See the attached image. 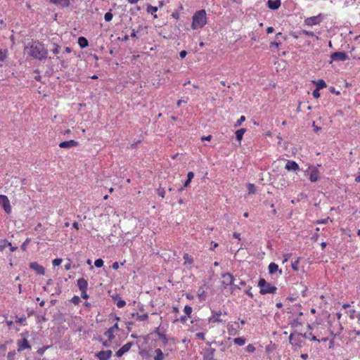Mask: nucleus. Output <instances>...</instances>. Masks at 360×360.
I'll list each match as a JSON object with an SVG mask.
<instances>
[{"mask_svg":"<svg viewBox=\"0 0 360 360\" xmlns=\"http://www.w3.org/2000/svg\"><path fill=\"white\" fill-rule=\"evenodd\" d=\"M25 52L34 58L41 60L47 56V51L43 44L38 41H33L28 44L25 49Z\"/></svg>","mask_w":360,"mask_h":360,"instance_id":"f257e3e1","label":"nucleus"},{"mask_svg":"<svg viewBox=\"0 0 360 360\" xmlns=\"http://www.w3.org/2000/svg\"><path fill=\"white\" fill-rule=\"evenodd\" d=\"M207 23V16L205 10L196 11L193 15L191 27L197 30L203 27Z\"/></svg>","mask_w":360,"mask_h":360,"instance_id":"f03ea898","label":"nucleus"},{"mask_svg":"<svg viewBox=\"0 0 360 360\" xmlns=\"http://www.w3.org/2000/svg\"><path fill=\"white\" fill-rule=\"evenodd\" d=\"M258 286L260 289L259 292L262 295H266L268 293L274 294L276 291V288L271 285L269 283H267L264 278L259 279Z\"/></svg>","mask_w":360,"mask_h":360,"instance_id":"7ed1b4c3","label":"nucleus"},{"mask_svg":"<svg viewBox=\"0 0 360 360\" xmlns=\"http://www.w3.org/2000/svg\"><path fill=\"white\" fill-rule=\"evenodd\" d=\"M307 336L306 334L302 335V333H291L289 337L290 342L299 347L302 345V338Z\"/></svg>","mask_w":360,"mask_h":360,"instance_id":"20e7f679","label":"nucleus"},{"mask_svg":"<svg viewBox=\"0 0 360 360\" xmlns=\"http://www.w3.org/2000/svg\"><path fill=\"white\" fill-rule=\"evenodd\" d=\"M309 180L311 182H316L320 179V174L318 167L314 165H310L307 171Z\"/></svg>","mask_w":360,"mask_h":360,"instance_id":"39448f33","label":"nucleus"},{"mask_svg":"<svg viewBox=\"0 0 360 360\" xmlns=\"http://www.w3.org/2000/svg\"><path fill=\"white\" fill-rule=\"evenodd\" d=\"M323 20V16L319 14L316 16L307 18L304 21V25L309 27L319 25Z\"/></svg>","mask_w":360,"mask_h":360,"instance_id":"423d86ee","label":"nucleus"},{"mask_svg":"<svg viewBox=\"0 0 360 360\" xmlns=\"http://www.w3.org/2000/svg\"><path fill=\"white\" fill-rule=\"evenodd\" d=\"M0 205L7 214L11 212V203L6 195H0Z\"/></svg>","mask_w":360,"mask_h":360,"instance_id":"0eeeda50","label":"nucleus"},{"mask_svg":"<svg viewBox=\"0 0 360 360\" xmlns=\"http://www.w3.org/2000/svg\"><path fill=\"white\" fill-rule=\"evenodd\" d=\"M215 349L208 347L203 349L201 354L204 360H217L214 358Z\"/></svg>","mask_w":360,"mask_h":360,"instance_id":"6e6552de","label":"nucleus"},{"mask_svg":"<svg viewBox=\"0 0 360 360\" xmlns=\"http://www.w3.org/2000/svg\"><path fill=\"white\" fill-rule=\"evenodd\" d=\"M234 278L232 274L229 273L224 274L222 275V285H224V288L226 287L231 285L233 283Z\"/></svg>","mask_w":360,"mask_h":360,"instance_id":"1a4fd4ad","label":"nucleus"},{"mask_svg":"<svg viewBox=\"0 0 360 360\" xmlns=\"http://www.w3.org/2000/svg\"><path fill=\"white\" fill-rule=\"evenodd\" d=\"M332 60L345 61L348 58V56L345 52H334L331 54Z\"/></svg>","mask_w":360,"mask_h":360,"instance_id":"9d476101","label":"nucleus"},{"mask_svg":"<svg viewBox=\"0 0 360 360\" xmlns=\"http://www.w3.org/2000/svg\"><path fill=\"white\" fill-rule=\"evenodd\" d=\"M99 360H109L112 356V351H101L95 354Z\"/></svg>","mask_w":360,"mask_h":360,"instance_id":"9b49d317","label":"nucleus"},{"mask_svg":"<svg viewBox=\"0 0 360 360\" xmlns=\"http://www.w3.org/2000/svg\"><path fill=\"white\" fill-rule=\"evenodd\" d=\"M30 267L34 271H35L39 275H44L45 273L44 268L36 262H31L30 264Z\"/></svg>","mask_w":360,"mask_h":360,"instance_id":"f8f14e48","label":"nucleus"},{"mask_svg":"<svg viewBox=\"0 0 360 360\" xmlns=\"http://www.w3.org/2000/svg\"><path fill=\"white\" fill-rule=\"evenodd\" d=\"M221 315V311H212V316L209 317L208 321L210 323H220L222 321L220 316Z\"/></svg>","mask_w":360,"mask_h":360,"instance_id":"ddd939ff","label":"nucleus"},{"mask_svg":"<svg viewBox=\"0 0 360 360\" xmlns=\"http://www.w3.org/2000/svg\"><path fill=\"white\" fill-rule=\"evenodd\" d=\"M132 344L131 342H127L117 352L116 356L117 357H121L124 354L127 352L131 347Z\"/></svg>","mask_w":360,"mask_h":360,"instance_id":"4468645a","label":"nucleus"},{"mask_svg":"<svg viewBox=\"0 0 360 360\" xmlns=\"http://www.w3.org/2000/svg\"><path fill=\"white\" fill-rule=\"evenodd\" d=\"M31 347L27 339L18 341V351L21 352L25 349H30Z\"/></svg>","mask_w":360,"mask_h":360,"instance_id":"2eb2a0df","label":"nucleus"},{"mask_svg":"<svg viewBox=\"0 0 360 360\" xmlns=\"http://www.w3.org/2000/svg\"><path fill=\"white\" fill-rule=\"evenodd\" d=\"M285 168L288 171H297L300 169L298 164L292 160H288Z\"/></svg>","mask_w":360,"mask_h":360,"instance_id":"dca6fc26","label":"nucleus"},{"mask_svg":"<svg viewBox=\"0 0 360 360\" xmlns=\"http://www.w3.org/2000/svg\"><path fill=\"white\" fill-rule=\"evenodd\" d=\"M78 145V143L74 140L65 141L60 142L59 146L63 148H70L75 147Z\"/></svg>","mask_w":360,"mask_h":360,"instance_id":"f3484780","label":"nucleus"},{"mask_svg":"<svg viewBox=\"0 0 360 360\" xmlns=\"http://www.w3.org/2000/svg\"><path fill=\"white\" fill-rule=\"evenodd\" d=\"M281 4V0H269L267 1V6L271 10L278 9Z\"/></svg>","mask_w":360,"mask_h":360,"instance_id":"a211bd4d","label":"nucleus"},{"mask_svg":"<svg viewBox=\"0 0 360 360\" xmlns=\"http://www.w3.org/2000/svg\"><path fill=\"white\" fill-rule=\"evenodd\" d=\"M200 301H205L207 297V292L202 286L200 287L197 292Z\"/></svg>","mask_w":360,"mask_h":360,"instance_id":"6ab92c4d","label":"nucleus"},{"mask_svg":"<svg viewBox=\"0 0 360 360\" xmlns=\"http://www.w3.org/2000/svg\"><path fill=\"white\" fill-rule=\"evenodd\" d=\"M276 271H279V274L280 275L282 274V271L278 269V266L276 264H275L274 262L270 263V264L269 265V274H274Z\"/></svg>","mask_w":360,"mask_h":360,"instance_id":"aec40b11","label":"nucleus"},{"mask_svg":"<svg viewBox=\"0 0 360 360\" xmlns=\"http://www.w3.org/2000/svg\"><path fill=\"white\" fill-rule=\"evenodd\" d=\"M77 285L81 291H84V290H86L88 283L84 278H81L77 280Z\"/></svg>","mask_w":360,"mask_h":360,"instance_id":"412c9836","label":"nucleus"},{"mask_svg":"<svg viewBox=\"0 0 360 360\" xmlns=\"http://www.w3.org/2000/svg\"><path fill=\"white\" fill-rule=\"evenodd\" d=\"M54 4L60 5L63 7H68L70 4L69 0H50Z\"/></svg>","mask_w":360,"mask_h":360,"instance_id":"4be33fe9","label":"nucleus"},{"mask_svg":"<svg viewBox=\"0 0 360 360\" xmlns=\"http://www.w3.org/2000/svg\"><path fill=\"white\" fill-rule=\"evenodd\" d=\"M155 356H154V360H163L165 358V355L162 353L160 349H156L155 350Z\"/></svg>","mask_w":360,"mask_h":360,"instance_id":"5701e85b","label":"nucleus"},{"mask_svg":"<svg viewBox=\"0 0 360 360\" xmlns=\"http://www.w3.org/2000/svg\"><path fill=\"white\" fill-rule=\"evenodd\" d=\"M146 11H147L148 13L153 15L154 18H158L157 15L155 14V13L158 11V8L157 7L153 6L151 5H148L147 6Z\"/></svg>","mask_w":360,"mask_h":360,"instance_id":"b1692460","label":"nucleus"},{"mask_svg":"<svg viewBox=\"0 0 360 360\" xmlns=\"http://www.w3.org/2000/svg\"><path fill=\"white\" fill-rule=\"evenodd\" d=\"M132 317H136V319L140 321H145L148 319V314H139L138 313H133L131 314Z\"/></svg>","mask_w":360,"mask_h":360,"instance_id":"393cba45","label":"nucleus"},{"mask_svg":"<svg viewBox=\"0 0 360 360\" xmlns=\"http://www.w3.org/2000/svg\"><path fill=\"white\" fill-rule=\"evenodd\" d=\"M78 44L79 45V46L82 49L88 46V45H89L87 39L84 37H79Z\"/></svg>","mask_w":360,"mask_h":360,"instance_id":"a878e982","label":"nucleus"},{"mask_svg":"<svg viewBox=\"0 0 360 360\" xmlns=\"http://www.w3.org/2000/svg\"><path fill=\"white\" fill-rule=\"evenodd\" d=\"M115 332L112 331V329L108 328L104 333V335L107 338V340L109 341H112L115 338Z\"/></svg>","mask_w":360,"mask_h":360,"instance_id":"bb28decb","label":"nucleus"},{"mask_svg":"<svg viewBox=\"0 0 360 360\" xmlns=\"http://www.w3.org/2000/svg\"><path fill=\"white\" fill-rule=\"evenodd\" d=\"M238 328H239V326L235 328L233 324H229L227 326L228 332L232 335L237 334Z\"/></svg>","mask_w":360,"mask_h":360,"instance_id":"cd10ccee","label":"nucleus"},{"mask_svg":"<svg viewBox=\"0 0 360 360\" xmlns=\"http://www.w3.org/2000/svg\"><path fill=\"white\" fill-rule=\"evenodd\" d=\"M245 132V129H240L238 130H237L236 131V139L240 142V141L242 140L243 139V136L244 135Z\"/></svg>","mask_w":360,"mask_h":360,"instance_id":"c85d7f7f","label":"nucleus"},{"mask_svg":"<svg viewBox=\"0 0 360 360\" xmlns=\"http://www.w3.org/2000/svg\"><path fill=\"white\" fill-rule=\"evenodd\" d=\"M314 82L316 85V89H319V90L326 87V84L325 81L323 79H319Z\"/></svg>","mask_w":360,"mask_h":360,"instance_id":"c756f323","label":"nucleus"},{"mask_svg":"<svg viewBox=\"0 0 360 360\" xmlns=\"http://www.w3.org/2000/svg\"><path fill=\"white\" fill-rule=\"evenodd\" d=\"M184 264H192L193 259L191 256H190L188 254H184Z\"/></svg>","mask_w":360,"mask_h":360,"instance_id":"7c9ffc66","label":"nucleus"},{"mask_svg":"<svg viewBox=\"0 0 360 360\" xmlns=\"http://www.w3.org/2000/svg\"><path fill=\"white\" fill-rule=\"evenodd\" d=\"M7 246H11V243L6 240L0 241V251H3Z\"/></svg>","mask_w":360,"mask_h":360,"instance_id":"2f4dec72","label":"nucleus"},{"mask_svg":"<svg viewBox=\"0 0 360 360\" xmlns=\"http://www.w3.org/2000/svg\"><path fill=\"white\" fill-rule=\"evenodd\" d=\"M233 342L236 345H240V346H243L245 343V340L244 338H234Z\"/></svg>","mask_w":360,"mask_h":360,"instance_id":"473e14b6","label":"nucleus"},{"mask_svg":"<svg viewBox=\"0 0 360 360\" xmlns=\"http://www.w3.org/2000/svg\"><path fill=\"white\" fill-rule=\"evenodd\" d=\"M6 56H7V51L0 49V63L3 62L6 59Z\"/></svg>","mask_w":360,"mask_h":360,"instance_id":"72a5a7b5","label":"nucleus"},{"mask_svg":"<svg viewBox=\"0 0 360 360\" xmlns=\"http://www.w3.org/2000/svg\"><path fill=\"white\" fill-rule=\"evenodd\" d=\"M248 193H250V194H253L255 193V186L254 184H248Z\"/></svg>","mask_w":360,"mask_h":360,"instance_id":"f704fd0d","label":"nucleus"},{"mask_svg":"<svg viewBox=\"0 0 360 360\" xmlns=\"http://www.w3.org/2000/svg\"><path fill=\"white\" fill-rule=\"evenodd\" d=\"M192 307H190V306H188V305H186L184 307V313L188 316H189L191 315V314L192 313Z\"/></svg>","mask_w":360,"mask_h":360,"instance_id":"c9c22d12","label":"nucleus"},{"mask_svg":"<svg viewBox=\"0 0 360 360\" xmlns=\"http://www.w3.org/2000/svg\"><path fill=\"white\" fill-rule=\"evenodd\" d=\"M112 14L110 11L107 12L104 15V19L106 22H110L112 19Z\"/></svg>","mask_w":360,"mask_h":360,"instance_id":"e433bc0d","label":"nucleus"},{"mask_svg":"<svg viewBox=\"0 0 360 360\" xmlns=\"http://www.w3.org/2000/svg\"><path fill=\"white\" fill-rule=\"evenodd\" d=\"M103 260L102 259H98L94 262V265L97 268L102 267L103 266Z\"/></svg>","mask_w":360,"mask_h":360,"instance_id":"4c0bfd02","label":"nucleus"},{"mask_svg":"<svg viewBox=\"0 0 360 360\" xmlns=\"http://www.w3.org/2000/svg\"><path fill=\"white\" fill-rule=\"evenodd\" d=\"M300 34H304L307 36L314 37L315 36L314 33L313 32H309L307 30H302L300 32Z\"/></svg>","mask_w":360,"mask_h":360,"instance_id":"58836bf2","label":"nucleus"},{"mask_svg":"<svg viewBox=\"0 0 360 360\" xmlns=\"http://www.w3.org/2000/svg\"><path fill=\"white\" fill-rule=\"evenodd\" d=\"M116 304L118 308H122L126 305V302L123 300L120 299L119 300H117Z\"/></svg>","mask_w":360,"mask_h":360,"instance_id":"ea45409f","label":"nucleus"},{"mask_svg":"<svg viewBox=\"0 0 360 360\" xmlns=\"http://www.w3.org/2000/svg\"><path fill=\"white\" fill-rule=\"evenodd\" d=\"M245 120V116H241L240 117V119L236 122L234 126L236 127H239Z\"/></svg>","mask_w":360,"mask_h":360,"instance_id":"a19ab883","label":"nucleus"},{"mask_svg":"<svg viewBox=\"0 0 360 360\" xmlns=\"http://www.w3.org/2000/svg\"><path fill=\"white\" fill-rule=\"evenodd\" d=\"M157 193L162 198H164L165 195V191L163 188H159L158 189H157Z\"/></svg>","mask_w":360,"mask_h":360,"instance_id":"79ce46f5","label":"nucleus"},{"mask_svg":"<svg viewBox=\"0 0 360 360\" xmlns=\"http://www.w3.org/2000/svg\"><path fill=\"white\" fill-rule=\"evenodd\" d=\"M60 47L57 45L54 44V48L53 49V53L56 55L60 53Z\"/></svg>","mask_w":360,"mask_h":360,"instance_id":"37998d69","label":"nucleus"},{"mask_svg":"<svg viewBox=\"0 0 360 360\" xmlns=\"http://www.w3.org/2000/svg\"><path fill=\"white\" fill-rule=\"evenodd\" d=\"M62 262V259H55L53 260L52 263L54 266H59Z\"/></svg>","mask_w":360,"mask_h":360,"instance_id":"c03bdc74","label":"nucleus"},{"mask_svg":"<svg viewBox=\"0 0 360 360\" xmlns=\"http://www.w3.org/2000/svg\"><path fill=\"white\" fill-rule=\"evenodd\" d=\"M298 264H299V259H297V260H295V261L292 264V268L293 269V270H295V271H297V270H298Z\"/></svg>","mask_w":360,"mask_h":360,"instance_id":"a18cd8bd","label":"nucleus"},{"mask_svg":"<svg viewBox=\"0 0 360 360\" xmlns=\"http://www.w3.org/2000/svg\"><path fill=\"white\" fill-rule=\"evenodd\" d=\"M312 95L314 98H318L320 97V93H319V89H315L313 92H312Z\"/></svg>","mask_w":360,"mask_h":360,"instance_id":"49530a36","label":"nucleus"},{"mask_svg":"<svg viewBox=\"0 0 360 360\" xmlns=\"http://www.w3.org/2000/svg\"><path fill=\"white\" fill-rule=\"evenodd\" d=\"M30 242V238H27L25 240V241L22 243L21 248L23 250H26V248L27 246V245L29 244V243Z\"/></svg>","mask_w":360,"mask_h":360,"instance_id":"de8ad7c7","label":"nucleus"},{"mask_svg":"<svg viewBox=\"0 0 360 360\" xmlns=\"http://www.w3.org/2000/svg\"><path fill=\"white\" fill-rule=\"evenodd\" d=\"M72 302L75 304H78L79 303V302H80V298L78 296H74L72 298Z\"/></svg>","mask_w":360,"mask_h":360,"instance_id":"09e8293b","label":"nucleus"},{"mask_svg":"<svg viewBox=\"0 0 360 360\" xmlns=\"http://www.w3.org/2000/svg\"><path fill=\"white\" fill-rule=\"evenodd\" d=\"M255 349L254 346H253V345H248L247 346V347H246V350H247V352H253L255 351Z\"/></svg>","mask_w":360,"mask_h":360,"instance_id":"8fccbe9b","label":"nucleus"},{"mask_svg":"<svg viewBox=\"0 0 360 360\" xmlns=\"http://www.w3.org/2000/svg\"><path fill=\"white\" fill-rule=\"evenodd\" d=\"M195 336H196L197 338H198L201 339V340H205V334H204L203 333H201V332H200V333H197L195 334Z\"/></svg>","mask_w":360,"mask_h":360,"instance_id":"3c124183","label":"nucleus"},{"mask_svg":"<svg viewBox=\"0 0 360 360\" xmlns=\"http://www.w3.org/2000/svg\"><path fill=\"white\" fill-rule=\"evenodd\" d=\"M187 176H188V181H191L193 179V178L194 177V174H193V172H189L188 173Z\"/></svg>","mask_w":360,"mask_h":360,"instance_id":"603ef678","label":"nucleus"},{"mask_svg":"<svg viewBox=\"0 0 360 360\" xmlns=\"http://www.w3.org/2000/svg\"><path fill=\"white\" fill-rule=\"evenodd\" d=\"M111 341H109L108 340L102 341V344L105 347H108L110 345Z\"/></svg>","mask_w":360,"mask_h":360,"instance_id":"864d4df0","label":"nucleus"},{"mask_svg":"<svg viewBox=\"0 0 360 360\" xmlns=\"http://www.w3.org/2000/svg\"><path fill=\"white\" fill-rule=\"evenodd\" d=\"M25 319H26V318L24 317V316L23 317H20V318L16 317L15 321L18 322V323H22L23 321H25Z\"/></svg>","mask_w":360,"mask_h":360,"instance_id":"5fc2aeb1","label":"nucleus"},{"mask_svg":"<svg viewBox=\"0 0 360 360\" xmlns=\"http://www.w3.org/2000/svg\"><path fill=\"white\" fill-rule=\"evenodd\" d=\"M81 296L82 297H83L84 299H87L88 298V295L86 293V290H84V291H81Z\"/></svg>","mask_w":360,"mask_h":360,"instance_id":"6e6d98bb","label":"nucleus"},{"mask_svg":"<svg viewBox=\"0 0 360 360\" xmlns=\"http://www.w3.org/2000/svg\"><path fill=\"white\" fill-rule=\"evenodd\" d=\"M187 55V52L184 50L181 51L180 53H179V56L181 58H184Z\"/></svg>","mask_w":360,"mask_h":360,"instance_id":"4d7b16f0","label":"nucleus"},{"mask_svg":"<svg viewBox=\"0 0 360 360\" xmlns=\"http://www.w3.org/2000/svg\"><path fill=\"white\" fill-rule=\"evenodd\" d=\"M211 245H212V247L210 248L211 250H214L216 248L218 247V243H214V242H212Z\"/></svg>","mask_w":360,"mask_h":360,"instance_id":"13d9d810","label":"nucleus"},{"mask_svg":"<svg viewBox=\"0 0 360 360\" xmlns=\"http://www.w3.org/2000/svg\"><path fill=\"white\" fill-rule=\"evenodd\" d=\"M112 267L113 269H117L120 267L119 263L115 262L112 264Z\"/></svg>","mask_w":360,"mask_h":360,"instance_id":"bf43d9fd","label":"nucleus"},{"mask_svg":"<svg viewBox=\"0 0 360 360\" xmlns=\"http://www.w3.org/2000/svg\"><path fill=\"white\" fill-rule=\"evenodd\" d=\"M279 46H280V44L278 42L274 41V42L271 43V46H274L276 49H278Z\"/></svg>","mask_w":360,"mask_h":360,"instance_id":"052dcab7","label":"nucleus"},{"mask_svg":"<svg viewBox=\"0 0 360 360\" xmlns=\"http://www.w3.org/2000/svg\"><path fill=\"white\" fill-rule=\"evenodd\" d=\"M186 297L188 299V300H193V295L191 293H186Z\"/></svg>","mask_w":360,"mask_h":360,"instance_id":"680f3d73","label":"nucleus"},{"mask_svg":"<svg viewBox=\"0 0 360 360\" xmlns=\"http://www.w3.org/2000/svg\"><path fill=\"white\" fill-rule=\"evenodd\" d=\"M110 329H112V331L115 332L118 329V324L115 323L113 326L110 327Z\"/></svg>","mask_w":360,"mask_h":360,"instance_id":"e2e57ef3","label":"nucleus"},{"mask_svg":"<svg viewBox=\"0 0 360 360\" xmlns=\"http://www.w3.org/2000/svg\"><path fill=\"white\" fill-rule=\"evenodd\" d=\"M309 335H311V340H312V341H317V342H320V340H318V339L316 338V336H314V335H313L311 333H309Z\"/></svg>","mask_w":360,"mask_h":360,"instance_id":"0e129e2a","label":"nucleus"},{"mask_svg":"<svg viewBox=\"0 0 360 360\" xmlns=\"http://www.w3.org/2000/svg\"><path fill=\"white\" fill-rule=\"evenodd\" d=\"M274 27H267V29H266V32H267V34H271V33H272V32H274Z\"/></svg>","mask_w":360,"mask_h":360,"instance_id":"69168bd1","label":"nucleus"},{"mask_svg":"<svg viewBox=\"0 0 360 360\" xmlns=\"http://www.w3.org/2000/svg\"><path fill=\"white\" fill-rule=\"evenodd\" d=\"M240 234L238 233H234L233 234V238H236V239H238L239 240H240Z\"/></svg>","mask_w":360,"mask_h":360,"instance_id":"338daca9","label":"nucleus"},{"mask_svg":"<svg viewBox=\"0 0 360 360\" xmlns=\"http://www.w3.org/2000/svg\"><path fill=\"white\" fill-rule=\"evenodd\" d=\"M211 139H212V136L211 135H209V136H202V141H204V140L210 141V140H211Z\"/></svg>","mask_w":360,"mask_h":360,"instance_id":"774afa93","label":"nucleus"}]
</instances>
